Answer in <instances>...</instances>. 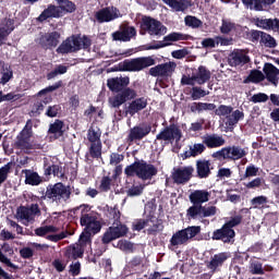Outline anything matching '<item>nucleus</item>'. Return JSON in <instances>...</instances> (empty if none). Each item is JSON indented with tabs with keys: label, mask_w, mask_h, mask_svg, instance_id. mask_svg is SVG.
Listing matches in <instances>:
<instances>
[{
	"label": "nucleus",
	"mask_w": 279,
	"mask_h": 279,
	"mask_svg": "<svg viewBox=\"0 0 279 279\" xmlns=\"http://www.w3.org/2000/svg\"><path fill=\"white\" fill-rule=\"evenodd\" d=\"M125 175H136L140 180H151L154 175L158 173V169L154 165L147 162L137 161L124 169Z\"/></svg>",
	"instance_id": "f257e3e1"
},
{
	"label": "nucleus",
	"mask_w": 279,
	"mask_h": 279,
	"mask_svg": "<svg viewBox=\"0 0 279 279\" xmlns=\"http://www.w3.org/2000/svg\"><path fill=\"white\" fill-rule=\"evenodd\" d=\"M90 39L86 36H71L66 38L57 49V53H75L81 49H88Z\"/></svg>",
	"instance_id": "f03ea898"
},
{
	"label": "nucleus",
	"mask_w": 279,
	"mask_h": 279,
	"mask_svg": "<svg viewBox=\"0 0 279 279\" xmlns=\"http://www.w3.org/2000/svg\"><path fill=\"white\" fill-rule=\"evenodd\" d=\"M46 197L57 204L69 202V199H71V186L64 185L60 182L53 185H48L46 190Z\"/></svg>",
	"instance_id": "7ed1b4c3"
},
{
	"label": "nucleus",
	"mask_w": 279,
	"mask_h": 279,
	"mask_svg": "<svg viewBox=\"0 0 279 279\" xmlns=\"http://www.w3.org/2000/svg\"><path fill=\"white\" fill-rule=\"evenodd\" d=\"M202 232V227L192 226L175 232L170 239V245L172 247H179V245H186L191 239H195Z\"/></svg>",
	"instance_id": "20e7f679"
},
{
	"label": "nucleus",
	"mask_w": 279,
	"mask_h": 279,
	"mask_svg": "<svg viewBox=\"0 0 279 279\" xmlns=\"http://www.w3.org/2000/svg\"><path fill=\"white\" fill-rule=\"evenodd\" d=\"M141 29V34H145L143 32H146L149 36H155L156 38H160V36L167 34V26L162 22L151 17H143Z\"/></svg>",
	"instance_id": "39448f33"
},
{
	"label": "nucleus",
	"mask_w": 279,
	"mask_h": 279,
	"mask_svg": "<svg viewBox=\"0 0 279 279\" xmlns=\"http://www.w3.org/2000/svg\"><path fill=\"white\" fill-rule=\"evenodd\" d=\"M15 217L24 226H29L36 221V217H40V207L38 204H32L29 207L21 206L17 208Z\"/></svg>",
	"instance_id": "423d86ee"
},
{
	"label": "nucleus",
	"mask_w": 279,
	"mask_h": 279,
	"mask_svg": "<svg viewBox=\"0 0 279 279\" xmlns=\"http://www.w3.org/2000/svg\"><path fill=\"white\" fill-rule=\"evenodd\" d=\"M247 153L239 146L225 147L215 151L211 156L218 160H241Z\"/></svg>",
	"instance_id": "0eeeda50"
},
{
	"label": "nucleus",
	"mask_w": 279,
	"mask_h": 279,
	"mask_svg": "<svg viewBox=\"0 0 279 279\" xmlns=\"http://www.w3.org/2000/svg\"><path fill=\"white\" fill-rule=\"evenodd\" d=\"M186 215L189 219H206V217H215L217 215V207L193 204L187 208Z\"/></svg>",
	"instance_id": "6e6552de"
},
{
	"label": "nucleus",
	"mask_w": 279,
	"mask_h": 279,
	"mask_svg": "<svg viewBox=\"0 0 279 279\" xmlns=\"http://www.w3.org/2000/svg\"><path fill=\"white\" fill-rule=\"evenodd\" d=\"M15 145L22 151H29V149H34V142H32V121L31 120L27 121L25 128L17 135V141Z\"/></svg>",
	"instance_id": "1a4fd4ad"
},
{
	"label": "nucleus",
	"mask_w": 279,
	"mask_h": 279,
	"mask_svg": "<svg viewBox=\"0 0 279 279\" xmlns=\"http://www.w3.org/2000/svg\"><path fill=\"white\" fill-rule=\"evenodd\" d=\"M156 64V60L151 57H141L133 59L131 61L123 62V70L130 72H138L143 71V69H147L148 66H154Z\"/></svg>",
	"instance_id": "9d476101"
},
{
	"label": "nucleus",
	"mask_w": 279,
	"mask_h": 279,
	"mask_svg": "<svg viewBox=\"0 0 279 279\" xmlns=\"http://www.w3.org/2000/svg\"><path fill=\"white\" fill-rule=\"evenodd\" d=\"M178 64L173 61L158 64L149 69V75L153 77H171Z\"/></svg>",
	"instance_id": "9b49d317"
},
{
	"label": "nucleus",
	"mask_w": 279,
	"mask_h": 279,
	"mask_svg": "<svg viewBox=\"0 0 279 279\" xmlns=\"http://www.w3.org/2000/svg\"><path fill=\"white\" fill-rule=\"evenodd\" d=\"M90 243L88 241V234L87 233H82L80 235L78 243L71 245L66 250V256L68 258H82L84 255V247Z\"/></svg>",
	"instance_id": "f8f14e48"
},
{
	"label": "nucleus",
	"mask_w": 279,
	"mask_h": 279,
	"mask_svg": "<svg viewBox=\"0 0 279 279\" xmlns=\"http://www.w3.org/2000/svg\"><path fill=\"white\" fill-rule=\"evenodd\" d=\"M81 226H85V232L83 234H88V242L90 243V234H97L101 230V225L97 221V218L93 215H84L81 217Z\"/></svg>",
	"instance_id": "ddd939ff"
},
{
	"label": "nucleus",
	"mask_w": 279,
	"mask_h": 279,
	"mask_svg": "<svg viewBox=\"0 0 279 279\" xmlns=\"http://www.w3.org/2000/svg\"><path fill=\"white\" fill-rule=\"evenodd\" d=\"M128 234V227L125 225H113L110 227L102 236V243H110L116 239H121Z\"/></svg>",
	"instance_id": "4468645a"
},
{
	"label": "nucleus",
	"mask_w": 279,
	"mask_h": 279,
	"mask_svg": "<svg viewBox=\"0 0 279 279\" xmlns=\"http://www.w3.org/2000/svg\"><path fill=\"white\" fill-rule=\"evenodd\" d=\"M181 138L182 131H180L175 125L166 128L157 135V141H166L167 143H173V141L178 143Z\"/></svg>",
	"instance_id": "2eb2a0df"
},
{
	"label": "nucleus",
	"mask_w": 279,
	"mask_h": 279,
	"mask_svg": "<svg viewBox=\"0 0 279 279\" xmlns=\"http://www.w3.org/2000/svg\"><path fill=\"white\" fill-rule=\"evenodd\" d=\"M134 36H136V28L129 25H122L119 31L112 33L113 40H120L121 43H130Z\"/></svg>",
	"instance_id": "dca6fc26"
},
{
	"label": "nucleus",
	"mask_w": 279,
	"mask_h": 279,
	"mask_svg": "<svg viewBox=\"0 0 279 279\" xmlns=\"http://www.w3.org/2000/svg\"><path fill=\"white\" fill-rule=\"evenodd\" d=\"M95 16L98 23H110V21L119 19V16H121V13L119 12V10H117V8L109 7L96 12Z\"/></svg>",
	"instance_id": "f3484780"
},
{
	"label": "nucleus",
	"mask_w": 279,
	"mask_h": 279,
	"mask_svg": "<svg viewBox=\"0 0 279 279\" xmlns=\"http://www.w3.org/2000/svg\"><path fill=\"white\" fill-rule=\"evenodd\" d=\"M193 171L194 169L191 166L174 169V171L172 172V179L177 184H186V182L191 180Z\"/></svg>",
	"instance_id": "a211bd4d"
},
{
	"label": "nucleus",
	"mask_w": 279,
	"mask_h": 279,
	"mask_svg": "<svg viewBox=\"0 0 279 279\" xmlns=\"http://www.w3.org/2000/svg\"><path fill=\"white\" fill-rule=\"evenodd\" d=\"M107 86L109 90H112V93H119L123 90V88H128V86H130V77L118 76V77L108 78Z\"/></svg>",
	"instance_id": "6ab92c4d"
},
{
	"label": "nucleus",
	"mask_w": 279,
	"mask_h": 279,
	"mask_svg": "<svg viewBox=\"0 0 279 279\" xmlns=\"http://www.w3.org/2000/svg\"><path fill=\"white\" fill-rule=\"evenodd\" d=\"M250 62V57L244 50H235L229 54L228 63L230 66H243Z\"/></svg>",
	"instance_id": "aec40b11"
},
{
	"label": "nucleus",
	"mask_w": 279,
	"mask_h": 279,
	"mask_svg": "<svg viewBox=\"0 0 279 279\" xmlns=\"http://www.w3.org/2000/svg\"><path fill=\"white\" fill-rule=\"evenodd\" d=\"M59 43H60V33L58 32L45 34L39 39V45L44 49H53L54 47H58Z\"/></svg>",
	"instance_id": "412c9836"
},
{
	"label": "nucleus",
	"mask_w": 279,
	"mask_h": 279,
	"mask_svg": "<svg viewBox=\"0 0 279 279\" xmlns=\"http://www.w3.org/2000/svg\"><path fill=\"white\" fill-rule=\"evenodd\" d=\"M211 193L207 190H194L191 192L189 199L191 204L201 205L210 202Z\"/></svg>",
	"instance_id": "4be33fe9"
},
{
	"label": "nucleus",
	"mask_w": 279,
	"mask_h": 279,
	"mask_svg": "<svg viewBox=\"0 0 279 279\" xmlns=\"http://www.w3.org/2000/svg\"><path fill=\"white\" fill-rule=\"evenodd\" d=\"M151 132V126L147 124H141L138 126H134L131 129L129 133V141L132 143L133 141H141L142 138H145L147 134Z\"/></svg>",
	"instance_id": "5701e85b"
},
{
	"label": "nucleus",
	"mask_w": 279,
	"mask_h": 279,
	"mask_svg": "<svg viewBox=\"0 0 279 279\" xmlns=\"http://www.w3.org/2000/svg\"><path fill=\"white\" fill-rule=\"evenodd\" d=\"M213 239L215 241H223V243H230V241L234 239V230L223 225L221 229H218L214 232Z\"/></svg>",
	"instance_id": "b1692460"
},
{
	"label": "nucleus",
	"mask_w": 279,
	"mask_h": 279,
	"mask_svg": "<svg viewBox=\"0 0 279 279\" xmlns=\"http://www.w3.org/2000/svg\"><path fill=\"white\" fill-rule=\"evenodd\" d=\"M147 108V98L141 97L137 99H134L131 101L126 108V114H130V117H134V114H137V112H141V110H145Z\"/></svg>",
	"instance_id": "393cba45"
},
{
	"label": "nucleus",
	"mask_w": 279,
	"mask_h": 279,
	"mask_svg": "<svg viewBox=\"0 0 279 279\" xmlns=\"http://www.w3.org/2000/svg\"><path fill=\"white\" fill-rule=\"evenodd\" d=\"M203 143L206 147H209V149H215L217 147H223V145H226V140L220 135L211 134L205 135L203 137Z\"/></svg>",
	"instance_id": "a878e982"
},
{
	"label": "nucleus",
	"mask_w": 279,
	"mask_h": 279,
	"mask_svg": "<svg viewBox=\"0 0 279 279\" xmlns=\"http://www.w3.org/2000/svg\"><path fill=\"white\" fill-rule=\"evenodd\" d=\"M266 80L270 82V84H274L275 86H278L279 82V70L271 63H266L263 69Z\"/></svg>",
	"instance_id": "bb28decb"
},
{
	"label": "nucleus",
	"mask_w": 279,
	"mask_h": 279,
	"mask_svg": "<svg viewBox=\"0 0 279 279\" xmlns=\"http://www.w3.org/2000/svg\"><path fill=\"white\" fill-rule=\"evenodd\" d=\"M62 16V11H60V8L56 5H49L46 10L43 11V13L37 17V21L43 23L44 21H47V19H60Z\"/></svg>",
	"instance_id": "cd10ccee"
},
{
	"label": "nucleus",
	"mask_w": 279,
	"mask_h": 279,
	"mask_svg": "<svg viewBox=\"0 0 279 279\" xmlns=\"http://www.w3.org/2000/svg\"><path fill=\"white\" fill-rule=\"evenodd\" d=\"M194 80L196 84H206L208 80H210V71L206 69V66L201 65L196 70L193 71Z\"/></svg>",
	"instance_id": "c85d7f7f"
},
{
	"label": "nucleus",
	"mask_w": 279,
	"mask_h": 279,
	"mask_svg": "<svg viewBox=\"0 0 279 279\" xmlns=\"http://www.w3.org/2000/svg\"><path fill=\"white\" fill-rule=\"evenodd\" d=\"M166 5H169L174 12H184L191 8L189 0H162Z\"/></svg>",
	"instance_id": "c756f323"
},
{
	"label": "nucleus",
	"mask_w": 279,
	"mask_h": 279,
	"mask_svg": "<svg viewBox=\"0 0 279 279\" xmlns=\"http://www.w3.org/2000/svg\"><path fill=\"white\" fill-rule=\"evenodd\" d=\"M14 32V22L12 20H4L0 24V45H3V40Z\"/></svg>",
	"instance_id": "7c9ffc66"
},
{
	"label": "nucleus",
	"mask_w": 279,
	"mask_h": 279,
	"mask_svg": "<svg viewBox=\"0 0 279 279\" xmlns=\"http://www.w3.org/2000/svg\"><path fill=\"white\" fill-rule=\"evenodd\" d=\"M228 253H219L211 257V260L208 263L207 267L211 271H217V267H221L226 260H228Z\"/></svg>",
	"instance_id": "2f4dec72"
},
{
	"label": "nucleus",
	"mask_w": 279,
	"mask_h": 279,
	"mask_svg": "<svg viewBox=\"0 0 279 279\" xmlns=\"http://www.w3.org/2000/svg\"><path fill=\"white\" fill-rule=\"evenodd\" d=\"M22 173L25 175V184H29V186H38V184L43 183V178L38 175V172H34V170H22Z\"/></svg>",
	"instance_id": "473e14b6"
},
{
	"label": "nucleus",
	"mask_w": 279,
	"mask_h": 279,
	"mask_svg": "<svg viewBox=\"0 0 279 279\" xmlns=\"http://www.w3.org/2000/svg\"><path fill=\"white\" fill-rule=\"evenodd\" d=\"M260 37V45H264V47H268L269 49H274L276 47V39L271 37V35L264 33V32H254L253 38Z\"/></svg>",
	"instance_id": "72a5a7b5"
},
{
	"label": "nucleus",
	"mask_w": 279,
	"mask_h": 279,
	"mask_svg": "<svg viewBox=\"0 0 279 279\" xmlns=\"http://www.w3.org/2000/svg\"><path fill=\"white\" fill-rule=\"evenodd\" d=\"M245 119V113L241 110H235L231 114L227 117L226 125H229V128H234L239 121H243Z\"/></svg>",
	"instance_id": "f704fd0d"
},
{
	"label": "nucleus",
	"mask_w": 279,
	"mask_h": 279,
	"mask_svg": "<svg viewBox=\"0 0 279 279\" xmlns=\"http://www.w3.org/2000/svg\"><path fill=\"white\" fill-rule=\"evenodd\" d=\"M196 167L199 178H208L210 175V162L208 160H198Z\"/></svg>",
	"instance_id": "c9c22d12"
},
{
	"label": "nucleus",
	"mask_w": 279,
	"mask_h": 279,
	"mask_svg": "<svg viewBox=\"0 0 279 279\" xmlns=\"http://www.w3.org/2000/svg\"><path fill=\"white\" fill-rule=\"evenodd\" d=\"M179 40H186V35L182 33H171L163 37V43L166 47L173 45V43H178Z\"/></svg>",
	"instance_id": "e433bc0d"
},
{
	"label": "nucleus",
	"mask_w": 279,
	"mask_h": 279,
	"mask_svg": "<svg viewBox=\"0 0 279 279\" xmlns=\"http://www.w3.org/2000/svg\"><path fill=\"white\" fill-rule=\"evenodd\" d=\"M217 106L208 102H194L191 107L192 112H204V110H215Z\"/></svg>",
	"instance_id": "4c0bfd02"
},
{
	"label": "nucleus",
	"mask_w": 279,
	"mask_h": 279,
	"mask_svg": "<svg viewBox=\"0 0 279 279\" xmlns=\"http://www.w3.org/2000/svg\"><path fill=\"white\" fill-rule=\"evenodd\" d=\"M263 80H265V74L258 70H253L244 83L247 84L252 82L253 84H258V82H263Z\"/></svg>",
	"instance_id": "58836bf2"
},
{
	"label": "nucleus",
	"mask_w": 279,
	"mask_h": 279,
	"mask_svg": "<svg viewBox=\"0 0 279 279\" xmlns=\"http://www.w3.org/2000/svg\"><path fill=\"white\" fill-rule=\"evenodd\" d=\"M62 128H64V123L60 120H57L50 125L49 132L50 134H54L56 138H58L63 134Z\"/></svg>",
	"instance_id": "ea45409f"
},
{
	"label": "nucleus",
	"mask_w": 279,
	"mask_h": 279,
	"mask_svg": "<svg viewBox=\"0 0 279 279\" xmlns=\"http://www.w3.org/2000/svg\"><path fill=\"white\" fill-rule=\"evenodd\" d=\"M255 24L260 28V29H274V19H256Z\"/></svg>",
	"instance_id": "a19ab883"
},
{
	"label": "nucleus",
	"mask_w": 279,
	"mask_h": 279,
	"mask_svg": "<svg viewBox=\"0 0 279 279\" xmlns=\"http://www.w3.org/2000/svg\"><path fill=\"white\" fill-rule=\"evenodd\" d=\"M59 8L60 12H75V3L69 0H59Z\"/></svg>",
	"instance_id": "79ce46f5"
},
{
	"label": "nucleus",
	"mask_w": 279,
	"mask_h": 279,
	"mask_svg": "<svg viewBox=\"0 0 279 279\" xmlns=\"http://www.w3.org/2000/svg\"><path fill=\"white\" fill-rule=\"evenodd\" d=\"M123 104H125V98H123L121 93L109 98V105L111 106V108H119L123 106Z\"/></svg>",
	"instance_id": "37998d69"
},
{
	"label": "nucleus",
	"mask_w": 279,
	"mask_h": 279,
	"mask_svg": "<svg viewBox=\"0 0 279 279\" xmlns=\"http://www.w3.org/2000/svg\"><path fill=\"white\" fill-rule=\"evenodd\" d=\"M51 232H58V228L53 226H45V227H39L35 230V234L37 236H45V234H50Z\"/></svg>",
	"instance_id": "c03bdc74"
},
{
	"label": "nucleus",
	"mask_w": 279,
	"mask_h": 279,
	"mask_svg": "<svg viewBox=\"0 0 279 279\" xmlns=\"http://www.w3.org/2000/svg\"><path fill=\"white\" fill-rule=\"evenodd\" d=\"M184 22L187 27H192L193 29H195L197 27H202L201 20L193 15L185 16Z\"/></svg>",
	"instance_id": "a18cd8bd"
},
{
	"label": "nucleus",
	"mask_w": 279,
	"mask_h": 279,
	"mask_svg": "<svg viewBox=\"0 0 279 279\" xmlns=\"http://www.w3.org/2000/svg\"><path fill=\"white\" fill-rule=\"evenodd\" d=\"M12 169V162H8L3 167L0 168V185L8 180V175H10V171Z\"/></svg>",
	"instance_id": "49530a36"
},
{
	"label": "nucleus",
	"mask_w": 279,
	"mask_h": 279,
	"mask_svg": "<svg viewBox=\"0 0 279 279\" xmlns=\"http://www.w3.org/2000/svg\"><path fill=\"white\" fill-rule=\"evenodd\" d=\"M268 198L267 196H256L251 201V205L253 206V208H264L265 204H267Z\"/></svg>",
	"instance_id": "de8ad7c7"
},
{
	"label": "nucleus",
	"mask_w": 279,
	"mask_h": 279,
	"mask_svg": "<svg viewBox=\"0 0 279 279\" xmlns=\"http://www.w3.org/2000/svg\"><path fill=\"white\" fill-rule=\"evenodd\" d=\"M250 271L253 275L263 276L265 270L263 269V264L260 262H252L250 265Z\"/></svg>",
	"instance_id": "09e8293b"
},
{
	"label": "nucleus",
	"mask_w": 279,
	"mask_h": 279,
	"mask_svg": "<svg viewBox=\"0 0 279 279\" xmlns=\"http://www.w3.org/2000/svg\"><path fill=\"white\" fill-rule=\"evenodd\" d=\"M206 150V146L204 144H194L190 146V156H199V154H204Z\"/></svg>",
	"instance_id": "8fccbe9b"
},
{
	"label": "nucleus",
	"mask_w": 279,
	"mask_h": 279,
	"mask_svg": "<svg viewBox=\"0 0 279 279\" xmlns=\"http://www.w3.org/2000/svg\"><path fill=\"white\" fill-rule=\"evenodd\" d=\"M145 186L140 184V185H133L131 189L128 190L126 194L129 197H137L138 195H143Z\"/></svg>",
	"instance_id": "3c124183"
},
{
	"label": "nucleus",
	"mask_w": 279,
	"mask_h": 279,
	"mask_svg": "<svg viewBox=\"0 0 279 279\" xmlns=\"http://www.w3.org/2000/svg\"><path fill=\"white\" fill-rule=\"evenodd\" d=\"M87 138L92 144L101 143V133L99 131H95V129H89Z\"/></svg>",
	"instance_id": "603ef678"
},
{
	"label": "nucleus",
	"mask_w": 279,
	"mask_h": 279,
	"mask_svg": "<svg viewBox=\"0 0 279 279\" xmlns=\"http://www.w3.org/2000/svg\"><path fill=\"white\" fill-rule=\"evenodd\" d=\"M272 3H276V0H255V10L263 12L267 5H272Z\"/></svg>",
	"instance_id": "864d4df0"
},
{
	"label": "nucleus",
	"mask_w": 279,
	"mask_h": 279,
	"mask_svg": "<svg viewBox=\"0 0 279 279\" xmlns=\"http://www.w3.org/2000/svg\"><path fill=\"white\" fill-rule=\"evenodd\" d=\"M60 86H62V82H58L57 84H54L52 86H48V87L41 89L40 92H38L37 97H47V94L53 93V90H58V88H60Z\"/></svg>",
	"instance_id": "5fc2aeb1"
},
{
	"label": "nucleus",
	"mask_w": 279,
	"mask_h": 279,
	"mask_svg": "<svg viewBox=\"0 0 279 279\" xmlns=\"http://www.w3.org/2000/svg\"><path fill=\"white\" fill-rule=\"evenodd\" d=\"M196 81H195V76L194 74L192 73V76L191 74H183L182 77H181V85L182 86H195Z\"/></svg>",
	"instance_id": "6e6d98bb"
},
{
	"label": "nucleus",
	"mask_w": 279,
	"mask_h": 279,
	"mask_svg": "<svg viewBox=\"0 0 279 279\" xmlns=\"http://www.w3.org/2000/svg\"><path fill=\"white\" fill-rule=\"evenodd\" d=\"M232 107L222 105L219 108L216 109V114L218 117H226L228 119L229 114H232Z\"/></svg>",
	"instance_id": "4d7b16f0"
},
{
	"label": "nucleus",
	"mask_w": 279,
	"mask_h": 279,
	"mask_svg": "<svg viewBox=\"0 0 279 279\" xmlns=\"http://www.w3.org/2000/svg\"><path fill=\"white\" fill-rule=\"evenodd\" d=\"M69 71L66 65H58L52 72L48 74V80H53L57 75H64Z\"/></svg>",
	"instance_id": "13d9d810"
},
{
	"label": "nucleus",
	"mask_w": 279,
	"mask_h": 279,
	"mask_svg": "<svg viewBox=\"0 0 279 279\" xmlns=\"http://www.w3.org/2000/svg\"><path fill=\"white\" fill-rule=\"evenodd\" d=\"M92 158H99L101 156V143H94L89 147Z\"/></svg>",
	"instance_id": "bf43d9fd"
},
{
	"label": "nucleus",
	"mask_w": 279,
	"mask_h": 279,
	"mask_svg": "<svg viewBox=\"0 0 279 279\" xmlns=\"http://www.w3.org/2000/svg\"><path fill=\"white\" fill-rule=\"evenodd\" d=\"M209 95L207 90L202 89L201 87H193L192 88V99L197 100L202 99V97H206Z\"/></svg>",
	"instance_id": "052dcab7"
},
{
	"label": "nucleus",
	"mask_w": 279,
	"mask_h": 279,
	"mask_svg": "<svg viewBox=\"0 0 279 279\" xmlns=\"http://www.w3.org/2000/svg\"><path fill=\"white\" fill-rule=\"evenodd\" d=\"M120 95L124 98V101H130V99H135L136 97V90L126 87L122 92H120Z\"/></svg>",
	"instance_id": "680f3d73"
},
{
	"label": "nucleus",
	"mask_w": 279,
	"mask_h": 279,
	"mask_svg": "<svg viewBox=\"0 0 279 279\" xmlns=\"http://www.w3.org/2000/svg\"><path fill=\"white\" fill-rule=\"evenodd\" d=\"M118 247L122 252H132V250H134V244L132 242L126 241V240H120L118 242Z\"/></svg>",
	"instance_id": "e2e57ef3"
},
{
	"label": "nucleus",
	"mask_w": 279,
	"mask_h": 279,
	"mask_svg": "<svg viewBox=\"0 0 279 279\" xmlns=\"http://www.w3.org/2000/svg\"><path fill=\"white\" fill-rule=\"evenodd\" d=\"M219 40H221L219 37L216 38H206L202 41V46L205 48L213 49L219 45Z\"/></svg>",
	"instance_id": "0e129e2a"
},
{
	"label": "nucleus",
	"mask_w": 279,
	"mask_h": 279,
	"mask_svg": "<svg viewBox=\"0 0 279 279\" xmlns=\"http://www.w3.org/2000/svg\"><path fill=\"white\" fill-rule=\"evenodd\" d=\"M242 219L243 218L241 216L231 217L226 221L225 227H228L230 230H232V228H236V226L241 223Z\"/></svg>",
	"instance_id": "69168bd1"
},
{
	"label": "nucleus",
	"mask_w": 279,
	"mask_h": 279,
	"mask_svg": "<svg viewBox=\"0 0 279 279\" xmlns=\"http://www.w3.org/2000/svg\"><path fill=\"white\" fill-rule=\"evenodd\" d=\"M234 27H235L234 23H232L228 20H223L222 25L220 27V32H221V34H230V32H232V29H234Z\"/></svg>",
	"instance_id": "338daca9"
},
{
	"label": "nucleus",
	"mask_w": 279,
	"mask_h": 279,
	"mask_svg": "<svg viewBox=\"0 0 279 279\" xmlns=\"http://www.w3.org/2000/svg\"><path fill=\"white\" fill-rule=\"evenodd\" d=\"M258 175V167L250 165L246 167L244 178H256Z\"/></svg>",
	"instance_id": "774afa93"
}]
</instances>
